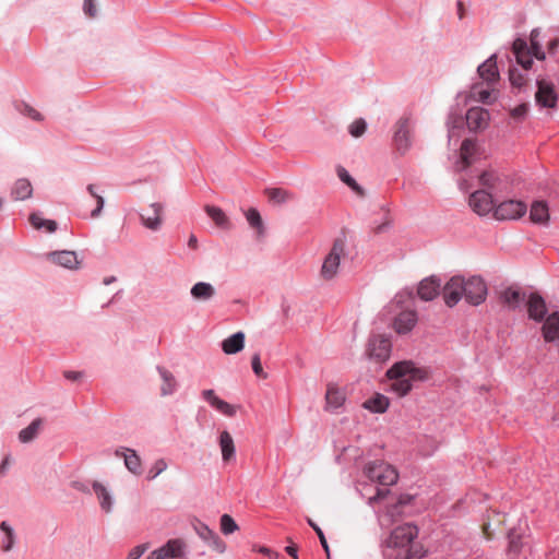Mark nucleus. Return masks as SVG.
<instances>
[{
    "instance_id": "nucleus-39",
    "label": "nucleus",
    "mask_w": 559,
    "mask_h": 559,
    "mask_svg": "<svg viewBox=\"0 0 559 559\" xmlns=\"http://www.w3.org/2000/svg\"><path fill=\"white\" fill-rule=\"evenodd\" d=\"M524 294H521L520 290L512 287L504 289L501 294L502 301L512 309L518 308L524 300Z\"/></svg>"
},
{
    "instance_id": "nucleus-20",
    "label": "nucleus",
    "mask_w": 559,
    "mask_h": 559,
    "mask_svg": "<svg viewBox=\"0 0 559 559\" xmlns=\"http://www.w3.org/2000/svg\"><path fill=\"white\" fill-rule=\"evenodd\" d=\"M202 397L216 411L222 413L225 416L233 417L236 414V409L229 403L221 400L214 392V390L209 389L202 392Z\"/></svg>"
},
{
    "instance_id": "nucleus-24",
    "label": "nucleus",
    "mask_w": 559,
    "mask_h": 559,
    "mask_svg": "<svg viewBox=\"0 0 559 559\" xmlns=\"http://www.w3.org/2000/svg\"><path fill=\"white\" fill-rule=\"evenodd\" d=\"M543 337L551 343L559 340V313L552 312L546 319L542 326Z\"/></svg>"
},
{
    "instance_id": "nucleus-57",
    "label": "nucleus",
    "mask_w": 559,
    "mask_h": 559,
    "mask_svg": "<svg viewBox=\"0 0 559 559\" xmlns=\"http://www.w3.org/2000/svg\"><path fill=\"white\" fill-rule=\"evenodd\" d=\"M531 53H532V57L534 56L536 59L538 60H545L546 56H545V52L542 50V47L538 43L534 41L532 39V45H531Z\"/></svg>"
},
{
    "instance_id": "nucleus-30",
    "label": "nucleus",
    "mask_w": 559,
    "mask_h": 559,
    "mask_svg": "<svg viewBox=\"0 0 559 559\" xmlns=\"http://www.w3.org/2000/svg\"><path fill=\"white\" fill-rule=\"evenodd\" d=\"M0 532L2 537L0 540V548L3 552H9L13 549L16 542V534L14 528L7 521L0 523Z\"/></svg>"
},
{
    "instance_id": "nucleus-9",
    "label": "nucleus",
    "mask_w": 559,
    "mask_h": 559,
    "mask_svg": "<svg viewBox=\"0 0 559 559\" xmlns=\"http://www.w3.org/2000/svg\"><path fill=\"white\" fill-rule=\"evenodd\" d=\"M187 545L180 538L169 539L158 549L153 550L146 559H177L186 554Z\"/></svg>"
},
{
    "instance_id": "nucleus-27",
    "label": "nucleus",
    "mask_w": 559,
    "mask_h": 559,
    "mask_svg": "<svg viewBox=\"0 0 559 559\" xmlns=\"http://www.w3.org/2000/svg\"><path fill=\"white\" fill-rule=\"evenodd\" d=\"M92 488L99 501L102 510L106 513L111 512L114 502L109 490L97 480L92 483Z\"/></svg>"
},
{
    "instance_id": "nucleus-22",
    "label": "nucleus",
    "mask_w": 559,
    "mask_h": 559,
    "mask_svg": "<svg viewBox=\"0 0 559 559\" xmlns=\"http://www.w3.org/2000/svg\"><path fill=\"white\" fill-rule=\"evenodd\" d=\"M197 534L206 543H209L213 548L219 552L225 550V543L219 538V536L211 530L207 525L203 523H199L194 526Z\"/></svg>"
},
{
    "instance_id": "nucleus-47",
    "label": "nucleus",
    "mask_w": 559,
    "mask_h": 559,
    "mask_svg": "<svg viewBox=\"0 0 559 559\" xmlns=\"http://www.w3.org/2000/svg\"><path fill=\"white\" fill-rule=\"evenodd\" d=\"M509 79H510L512 86H514V87L521 88L526 83L525 74H523L521 71H519L515 68L510 69Z\"/></svg>"
},
{
    "instance_id": "nucleus-52",
    "label": "nucleus",
    "mask_w": 559,
    "mask_h": 559,
    "mask_svg": "<svg viewBox=\"0 0 559 559\" xmlns=\"http://www.w3.org/2000/svg\"><path fill=\"white\" fill-rule=\"evenodd\" d=\"M390 225H391V218H390L388 213H384V217H383V221L381 223H376V222L373 223L372 231L374 234H377V235L378 234H382V233L388 230Z\"/></svg>"
},
{
    "instance_id": "nucleus-53",
    "label": "nucleus",
    "mask_w": 559,
    "mask_h": 559,
    "mask_svg": "<svg viewBox=\"0 0 559 559\" xmlns=\"http://www.w3.org/2000/svg\"><path fill=\"white\" fill-rule=\"evenodd\" d=\"M473 94L477 97V100L484 104H489L491 102V92L489 90H478V86H474Z\"/></svg>"
},
{
    "instance_id": "nucleus-63",
    "label": "nucleus",
    "mask_w": 559,
    "mask_h": 559,
    "mask_svg": "<svg viewBox=\"0 0 559 559\" xmlns=\"http://www.w3.org/2000/svg\"><path fill=\"white\" fill-rule=\"evenodd\" d=\"M456 8H457L459 19L462 20L465 14L464 3L461 0H457Z\"/></svg>"
},
{
    "instance_id": "nucleus-2",
    "label": "nucleus",
    "mask_w": 559,
    "mask_h": 559,
    "mask_svg": "<svg viewBox=\"0 0 559 559\" xmlns=\"http://www.w3.org/2000/svg\"><path fill=\"white\" fill-rule=\"evenodd\" d=\"M386 376L392 380L391 390L399 396H404L412 390V381L428 379V371L415 367L412 361H400L388 370Z\"/></svg>"
},
{
    "instance_id": "nucleus-50",
    "label": "nucleus",
    "mask_w": 559,
    "mask_h": 559,
    "mask_svg": "<svg viewBox=\"0 0 559 559\" xmlns=\"http://www.w3.org/2000/svg\"><path fill=\"white\" fill-rule=\"evenodd\" d=\"M308 524L314 530V532L317 533V537H319L320 539V543L328 556V558L330 557V548H329V545H328V542H326V538L322 532V530L311 520V519H308Z\"/></svg>"
},
{
    "instance_id": "nucleus-54",
    "label": "nucleus",
    "mask_w": 559,
    "mask_h": 559,
    "mask_svg": "<svg viewBox=\"0 0 559 559\" xmlns=\"http://www.w3.org/2000/svg\"><path fill=\"white\" fill-rule=\"evenodd\" d=\"M166 468H167V463L165 462V460H163V459L157 460L150 471L148 478H155L162 472H164Z\"/></svg>"
},
{
    "instance_id": "nucleus-25",
    "label": "nucleus",
    "mask_w": 559,
    "mask_h": 559,
    "mask_svg": "<svg viewBox=\"0 0 559 559\" xmlns=\"http://www.w3.org/2000/svg\"><path fill=\"white\" fill-rule=\"evenodd\" d=\"M479 76L488 84L496 83L499 79V72L496 62V56L492 55L484 61L477 69Z\"/></svg>"
},
{
    "instance_id": "nucleus-33",
    "label": "nucleus",
    "mask_w": 559,
    "mask_h": 559,
    "mask_svg": "<svg viewBox=\"0 0 559 559\" xmlns=\"http://www.w3.org/2000/svg\"><path fill=\"white\" fill-rule=\"evenodd\" d=\"M190 294L195 300L206 301L214 297L215 288L210 283L198 282L191 287Z\"/></svg>"
},
{
    "instance_id": "nucleus-15",
    "label": "nucleus",
    "mask_w": 559,
    "mask_h": 559,
    "mask_svg": "<svg viewBox=\"0 0 559 559\" xmlns=\"http://www.w3.org/2000/svg\"><path fill=\"white\" fill-rule=\"evenodd\" d=\"M150 210L152 211V214H145V213L139 214L140 221H141V224L145 228L156 231L162 227V224H163L162 215H163L164 206L159 202H154L150 205Z\"/></svg>"
},
{
    "instance_id": "nucleus-45",
    "label": "nucleus",
    "mask_w": 559,
    "mask_h": 559,
    "mask_svg": "<svg viewBox=\"0 0 559 559\" xmlns=\"http://www.w3.org/2000/svg\"><path fill=\"white\" fill-rule=\"evenodd\" d=\"M237 530H238V525H237V523L235 522V520L230 515L223 514L221 516V531L225 535L233 534Z\"/></svg>"
},
{
    "instance_id": "nucleus-64",
    "label": "nucleus",
    "mask_w": 559,
    "mask_h": 559,
    "mask_svg": "<svg viewBox=\"0 0 559 559\" xmlns=\"http://www.w3.org/2000/svg\"><path fill=\"white\" fill-rule=\"evenodd\" d=\"M285 550H286V552H287L289 556H292L294 559L298 558V556H297V547H296V546H293V545L287 546V547L285 548Z\"/></svg>"
},
{
    "instance_id": "nucleus-3",
    "label": "nucleus",
    "mask_w": 559,
    "mask_h": 559,
    "mask_svg": "<svg viewBox=\"0 0 559 559\" xmlns=\"http://www.w3.org/2000/svg\"><path fill=\"white\" fill-rule=\"evenodd\" d=\"M346 238L345 236L334 239L330 252L325 255L320 275L323 280L334 278L338 272L341 259L345 255Z\"/></svg>"
},
{
    "instance_id": "nucleus-37",
    "label": "nucleus",
    "mask_w": 559,
    "mask_h": 559,
    "mask_svg": "<svg viewBox=\"0 0 559 559\" xmlns=\"http://www.w3.org/2000/svg\"><path fill=\"white\" fill-rule=\"evenodd\" d=\"M389 405V399L382 394H376L364 402V407L372 413H384Z\"/></svg>"
},
{
    "instance_id": "nucleus-19",
    "label": "nucleus",
    "mask_w": 559,
    "mask_h": 559,
    "mask_svg": "<svg viewBox=\"0 0 559 559\" xmlns=\"http://www.w3.org/2000/svg\"><path fill=\"white\" fill-rule=\"evenodd\" d=\"M115 455L117 457H123L126 468L134 474L141 475L142 473V462L136 452L132 449L120 447L115 451Z\"/></svg>"
},
{
    "instance_id": "nucleus-28",
    "label": "nucleus",
    "mask_w": 559,
    "mask_h": 559,
    "mask_svg": "<svg viewBox=\"0 0 559 559\" xmlns=\"http://www.w3.org/2000/svg\"><path fill=\"white\" fill-rule=\"evenodd\" d=\"M530 218L534 224L546 225L549 221V209L545 201H534L530 210Z\"/></svg>"
},
{
    "instance_id": "nucleus-62",
    "label": "nucleus",
    "mask_w": 559,
    "mask_h": 559,
    "mask_svg": "<svg viewBox=\"0 0 559 559\" xmlns=\"http://www.w3.org/2000/svg\"><path fill=\"white\" fill-rule=\"evenodd\" d=\"M388 492H389L388 489H378L377 495L371 497L369 499V502L373 503L374 501H378V500L382 499Z\"/></svg>"
},
{
    "instance_id": "nucleus-5",
    "label": "nucleus",
    "mask_w": 559,
    "mask_h": 559,
    "mask_svg": "<svg viewBox=\"0 0 559 559\" xmlns=\"http://www.w3.org/2000/svg\"><path fill=\"white\" fill-rule=\"evenodd\" d=\"M392 344L388 336L383 334H373L369 337L367 354L370 359L377 362H383L390 358Z\"/></svg>"
},
{
    "instance_id": "nucleus-23",
    "label": "nucleus",
    "mask_w": 559,
    "mask_h": 559,
    "mask_svg": "<svg viewBox=\"0 0 559 559\" xmlns=\"http://www.w3.org/2000/svg\"><path fill=\"white\" fill-rule=\"evenodd\" d=\"M512 49L518 63L521 64L524 70H528L533 64V58L526 41L520 38L515 39Z\"/></svg>"
},
{
    "instance_id": "nucleus-41",
    "label": "nucleus",
    "mask_w": 559,
    "mask_h": 559,
    "mask_svg": "<svg viewBox=\"0 0 559 559\" xmlns=\"http://www.w3.org/2000/svg\"><path fill=\"white\" fill-rule=\"evenodd\" d=\"M246 218H247L249 225L253 229L257 230L259 236L264 235L265 229H264L263 221H262V217L257 209H253V207L249 209L246 212Z\"/></svg>"
},
{
    "instance_id": "nucleus-21",
    "label": "nucleus",
    "mask_w": 559,
    "mask_h": 559,
    "mask_svg": "<svg viewBox=\"0 0 559 559\" xmlns=\"http://www.w3.org/2000/svg\"><path fill=\"white\" fill-rule=\"evenodd\" d=\"M47 259L51 262L61 265L67 269H76L79 265V260L76 253L74 251L62 250V251H53L47 254Z\"/></svg>"
},
{
    "instance_id": "nucleus-44",
    "label": "nucleus",
    "mask_w": 559,
    "mask_h": 559,
    "mask_svg": "<svg viewBox=\"0 0 559 559\" xmlns=\"http://www.w3.org/2000/svg\"><path fill=\"white\" fill-rule=\"evenodd\" d=\"M437 449H438V442L433 438L424 437L423 439L419 440L418 452L423 456L432 455Z\"/></svg>"
},
{
    "instance_id": "nucleus-31",
    "label": "nucleus",
    "mask_w": 559,
    "mask_h": 559,
    "mask_svg": "<svg viewBox=\"0 0 559 559\" xmlns=\"http://www.w3.org/2000/svg\"><path fill=\"white\" fill-rule=\"evenodd\" d=\"M476 151V143L475 141L471 139H465L462 142L461 145V153H460V163L457 165V168L460 170L466 169L469 165H472L473 159L472 156Z\"/></svg>"
},
{
    "instance_id": "nucleus-18",
    "label": "nucleus",
    "mask_w": 559,
    "mask_h": 559,
    "mask_svg": "<svg viewBox=\"0 0 559 559\" xmlns=\"http://www.w3.org/2000/svg\"><path fill=\"white\" fill-rule=\"evenodd\" d=\"M441 287V281L437 276H429L424 278L417 289V294L420 299L425 301H430L435 299L439 293Z\"/></svg>"
},
{
    "instance_id": "nucleus-58",
    "label": "nucleus",
    "mask_w": 559,
    "mask_h": 559,
    "mask_svg": "<svg viewBox=\"0 0 559 559\" xmlns=\"http://www.w3.org/2000/svg\"><path fill=\"white\" fill-rule=\"evenodd\" d=\"M83 10L86 15L94 17L96 15L94 0H84Z\"/></svg>"
},
{
    "instance_id": "nucleus-60",
    "label": "nucleus",
    "mask_w": 559,
    "mask_h": 559,
    "mask_svg": "<svg viewBox=\"0 0 559 559\" xmlns=\"http://www.w3.org/2000/svg\"><path fill=\"white\" fill-rule=\"evenodd\" d=\"M82 376L83 373L81 371L67 370L63 372V377L71 381L79 380L80 378H82Z\"/></svg>"
},
{
    "instance_id": "nucleus-4",
    "label": "nucleus",
    "mask_w": 559,
    "mask_h": 559,
    "mask_svg": "<svg viewBox=\"0 0 559 559\" xmlns=\"http://www.w3.org/2000/svg\"><path fill=\"white\" fill-rule=\"evenodd\" d=\"M365 475L381 486H392L399 479L396 469L384 461L370 462L365 466Z\"/></svg>"
},
{
    "instance_id": "nucleus-16",
    "label": "nucleus",
    "mask_w": 559,
    "mask_h": 559,
    "mask_svg": "<svg viewBox=\"0 0 559 559\" xmlns=\"http://www.w3.org/2000/svg\"><path fill=\"white\" fill-rule=\"evenodd\" d=\"M418 316L415 310L401 311L394 319L393 328L397 334H407L417 324Z\"/></svg>"
},
{
    "instance_id": "nucleus-61",
    "label": "nucleus",
    "mask_w": 559,
    "mask_h": 559,
    "mask_svg": "<svg viewBox=\"0 0 559 559\" xmlns=\"http://www.w3.org/2000/svg\"><path fill=\"white\" fill-rule=\"evenodd\" d=\"M10 465V455L4 456L0 464V476H4Z\"/></svg>"
},
{
    "instance_id": "nucleus-56",
    "label": "nucleus",
    "mask_w": 559,
    "mask_h": 559,
    "mask_svg": "<svg viewBox=\"0 0 559 559\" xmlns=\"http://www.w3.org/2000/svg\"><path fill=\"white\" fill-rule=\"evenodd\" d=\"M147 547L146 545H138L133 547L129 554L127 559H140L143 554L146 551Z\"/></svg>"
},
{
    "instance_id": "nucleus-10",
    "label": "nucleus",
    "mask_w": 559,
    "mask_h": 559,
    "mask_svg": "<svg viewBox=\"0 0 559 559\" xmlns=\"http://www.w3.org/2000/svg\"><path fill=\"white\" fill-rule=\"evenodd\" d=\"M495 198L485 189L474 191L468 199L471 209L480 216L487 215L495 210Z\"/></svg>"
},
{
    "instance_id": "nucleus-59",
    "label": "nucleus",
    "mask_w": 559,
    "mask_h": 559,
    "mask_svg": "<svg viewBox=\"0 0 559 559\" xmlns=\"http://www.w3.org/2000/svg\"><path fill=\"white\" fill-rule=\"evenodd\" d=\"M400 508H401V503H395L393 504L392 507H390L386 511V513L384 514V516L382 518L381 520V523L383 524L384 521L386 520V518H390L388 521H392V518L400 512Z\"/></svg>"
},
{
    "instance_id": "nucleus-55",
    "label": "nucleus",
    "mask_w": 559,
    "mask_h": 559,
    "mask_svg": "<svg viewBox=\"0 0 559 559\" xmlns=\"http://www.w3.org/2000/svg\"><path fill=\"white\" fill-rule=\"evenodd\" d=\"M527 110H528L527 105L526 104H521V105L516 106L515 108H513L511 110V116L514 119L521 120V119H523L526 116Z\"/></svg>"
},
{
    "instance_id": "nucleus-7",
    "label": "nucleus",
    "mask_w": 559,
    "mask_h": 559,
    "mask_svg": "<svg viewBox=\"0 0 559 559\" xmlns=\"http://www.w3.org/2000/svg\"><path fill=\"white\" fill-rule=\"evenodd\" d=\"M479 183L485 187V190L490 192L493 197H498L504 192H508L510 188L509 178L504 175H500L495 170L484 171L479 176Z\"/></svg>"
},
{
    "instance_id": "nucleus-34",
    "label": "nucleus",
    "mask_w": 559,
    "mask_h": 559,
    "mask_svg": "<svg viewBox=\"0 0 559 559\" xmlns=\"http://www.w3.org/2000/svg\"><path fill=\"white\" fill-rule=\"evenodd\" d=\"M32 193L33 187L25 178L17 179L11 191L12 198L16 201L26 200L32 197Z\"/></svg>"
},
{
    "instance_id": "nucleus-43",
    "label": "nucleus",
    "mask_w": 559,
    "mask_h": 559,
    "mask_svg": "<svg viewBox=\"0 0 559 559\" xmlns=\"http://www.w3.org/2000/svg\"><path fill=\"white\" fill-rule=\"evenodd\" d=\"M29 221L33 227L36 229L46 228L48 233H53L57 230V223L55 221L45 219L36 213L29 216Z\"/></svg>"
},
{
    "instance_id": "nucleus-1",
    "label": "nucleus",
    "mask_w": 559,
    "mask_h": 559,
    "mask_svg": "<svg viewBox=\"0 0 559 559\" xmlns=\"http://www.w3.org/2000/svg\"><path fill=\"white\" fill-rule=\"evenodd\" d=\"M419 530L413 523L395 526L381 543L383 559H420L426 555L417 540Z\"/></svg>"
},
{
    "instance_id": "nucleus-29",
    "label": "nucleus",
    "mask_w": 559,
    "mask_h": 559,
    "mask_svg": "<svg viewBox=\"0 0 559 559\" xmlns=\"http://www.w3.org/2000/svg\"><path fill=\"white\" fill-rule=\"evenodd\" d=\"M326 408L336 411L343 406L345 402L344 392L335 384H329L325 393Z\"/></svg>"
},
{
    "instance_id": "nucleus-48",
    "label": "nucleus",
    "mask_w": 559,
    "mask_h": 559,
    "mask_svg": "<svg viewBox=\"0 0 559 559\" xmlns=\"http://www.w3.org/2000/svg\"><path fill=\"white\" fill-rule=\"evenodd\" d=\"M17 110L24 115L29 117L31 119L35 121H40L43 119L39 111H37L35 108L31 107L29 105L22 103L17 106Z\"/></svg>"
},
{
    "instance_id": "nucleus-32",
    "label": "nucleus",
    "mask_w": 559,
    "mask_h": 559,
    "mask_svg": "<svg viewBox=\"0 0 559 559\" xmlns=\"http://www.w3.org/2000/svg\"><path fill=\"white\" fill-rule=\"evenodd\" d=\"M157 371L163 380V384L160 386V394L163 396L171 395L177 390V381L175 376L162 366H157Z\"/></svg>"
},
{
    "instance_id": "nucleus-36",
    "label": "nucleus",
    "mask_w": 559,
    "mask_h": 559,
    "mask_svg": "<svg viewBox=\"0 0 559 559\" xmlns=\"http://www.w3.org/2000/svg\"><path fill=\"white\" fill-rule=\"evenodd\" d=\"M205 212L209 217L215 223V225L222 229H229L230 222L227 215L221 207L214 205H206Z\"/></svg>"
},
{
    "instance_id": "nucleus-11",
    "label": "nucleus",
    "mask_w": 559,
    "mask_h": 559,
    "mask_svg": "<svg viewBox=\"0 0 559 559\" xmlns=\"http://www.w3.org/2000/svg\"><path fill=\"white\" fill-rule=\"evenodd\" d=\"M537 92L535 99L537 105L545 108H555L558 102V94L555 90L552 82L546 79H538L536 81Z\"/></svg>"
},
{
    "instance_id": "nucleus-49",
    "label": "nucleus",
    "mask_w": 559,
    "mask_h": 559,
    "mask_svg": "<svg viewBox=\"0 0 559 559\" xmlns=\"http://www.w3.org/2000/svg\"><path fill=\"white\" fill-rule=\"evenodd\" d=\"M366 128V121L364 119H357L349 126V133L353 136L358 138L365 133Z\"/></svg>"
},
{
    "instance_id": "nucleus-42",
    "label": "nucleus",
    "mask_w": 559,
    "mask_h": 559,
    "mask_svg": "<svg viewBox=\"0 0 559 559\" xmlns=\"http://www.w3.org/2000/svg\"><path fill=\"white\" fill-rule=\"evenodd\" d=\"M336 174L342 182L347 185L358 195H364L362 188L356 182V180L349 175V173L343 166H337Z\"/></svg>"
},
{
    "instance_id": "nucleus-51",
    "label": "nucleus",
    "mask_w": 559,
    "mask_h": 559,
    "mask_svg": "<svg viewBox=\"0 0 559 559\" xmlns=\"http://www.w3.org/2000/svg\"><path fill=\"white\" fill-rule=\"evenodd\" d=\"M251 367L254 374L259 378L266 379L267 374L263 371L260 355L254 354L251 358Z\"/></svg>"
},
{
    "instance_id": "nucleus-14",
    "label": "nucleus",
    "mask_w": 559,
    "mask_h": 559,
    "mask_svg": "<svg viewBox=\"0 0 559 559\" xmlns=\"http://www.w3.org/2000/svg\"><path fill=\"white\" fill-rule=\"evenodd\" d=\"M489 111L481 107L469 108L466 112V123L471 131L483 130L488 126Z\"/></svg>"
},
{
    "instance_id": "nucleus-38",
    "label": "nucleus",
    "mask_w": 559,
    "mask_h": 559,
    "mask_svg": "<svg viewBox=\"0 0 559 559\" xmlns=\"http://www.w3.org/2000/svg\"><path fill=\"white\" fill-rule=\"evenodd\" d=\"M41 425H43V420L40 418L34 419L26 428H24L20 431L19 440L22 443H27V442L33 441L37 437V435L41 428Z\"/></svg>"
},
{
    "instance_id": "nucleus-35",
    "label": "nucleus",
    "mask_w": 559,
    "mask_h": 559,
    "mask_svg": "<svg viewBox=\"0 0 559 559\" xmlns=\"http://www.w3.org/2000/svg\"><path fill=\"white\" fill-rule=\"evenodd\" d=\"M245 344V334L242 332H237L222 343V348L224 353L230 355L240 352L243 348Z\"/></svg>"
},
{
    "instance_id": "nucleus-12",
    "label": "nucleus",
    "mask_w": 559,
    "mask_h": 559,
    "mask_svg": "<svg viewBox=\"0 0 559 559\" xmlns=\"http://www.w3.org/2000/svg\"><path fill=\"white\" fill-rule=\"evenodd\" d=\"M442 295L448 307L452 308L457 305L464 297V277L460 275L452 276L444 285Z\"/></svg>"
},
{
    "instance_id": "nucleus-8",
    "label": "nucleus",
    "mask_w": 559,
    "mask_h": 559,
    "mask_svg": "<svg viewBox=\"0 0 559 559\" xmlns=\"http://www.w3.org/2000/svg\"><path fill=\"white\" fill-rule=\"evenodd\" d=\"M487 296V286L480 276H472L464 280V298L473 306L483 304Z\"/></svg>"
},
{
    "instance_id": "nucleus-40",
    "label": "nucleus",
    "mask_w": 559,
    "mask_h": 559,
    "mask_svg": "<svg viewBox=\"0 0 559 559\" xmlns=\"http://www.w3.org/2000/svg\"><path fill=\"white\" fill-rule=\"evenodd\" d=\"M265 194L271 202L282 204L294 199V194L282 188H267Z\"/></svg>"
},
{
    "instance_id": "nucleus-6",
    "label": "nucleus",
    "mask_w": 559,
    "mask_h": 559,
    "mask_svg": "<svg viewBox=\"0 0 559 559\" xmlns=\"http://www.w3.org/2000/svg\"><path fill=\"white\" fill-rule=\"evenodd\" d=\"M527 211V205L520 200H507L496 205L493 217L498 221L521 218Z\"/></svg>"
},
{
    "instance_id": "nucleus-26",
    "label": "nucleus",
    "mask_w": 559,
    "mask_h": 559,
    "mask_svg": "<svg viewBox=\"0 0 559 559\" xmlns=\"http://www.w3.org/2000/svg\"><path fill=\"white\" fill-rule=\"evenodd\" d=\"M218 444L222 452V460L225 463L234 461L236 457V447L231 435L224 430L219 433Z\"/></svg>"
},
{
    "instance_id": "nucleus-17",
    "label": "nucleus",
    "mask_w": 559,
    "mask_h": 559,
    "mask_svg": "<svg viewBox=\"0 0 559 559\" xmlns=\"http://www.w3.org/2000/svg\"><path fill=\"white\" fill-rule=\"evenodd\" d=\"M526 305L530 319L537 322L545 319L547 307L545 299L538 293H531Z\"/></svg>"
},
{
    "instance_id": "nucleus-13",
    "label": "nucleus",
    "mask_w": 559,
    "mask_h": 559,
    "mask_svg": "<svg viewBox=\"0 0 559 559\" xmlns=\"http://www.w3.org/2000/svg\"><path fill=\"white\" fill-rule=\"evenodd\" d=\"M409 123L411 120L408 117H402L396 122V129L394 132L393 141L396 150L402 154L407 152L412 144L409 134Z\"/></svg>"
},
{
    "instance_id": "nucleus-46",
    "label": "nucleus",
    "mask_w": 559,
    "mask_h": 559,
    "mask_svg": "<svg viewBox=\"0 0 559 559\" xmlns=\"http://www.w3.org/2000/svg\"><path fill=\"white\" fill-rule=\"evenodd\" d=\"M87 191L96 200V207L92 211L91 216L97 217V216H99V214L104 207V204H105L104 198L95 191L94 185H88Z\"/></svg>"
}]
</instances>
